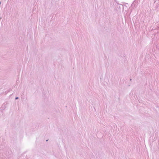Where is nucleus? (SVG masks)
<instances>
[{"label": "nucleus", "mask_w": 159, "mask_h": 159, "mask_svg": "<svg viewBox=\"0 0 159 159\" xmlns=\"http://www.w3.org/2000/svg\"><path fill=\"white\" fill-rule=\"evenodd\" d=\"M19 99L18 97H16L15 98V100H17V99Z\"/></svg>", "instance_id": "3"}, {"label": "nucleus", "mask_w": 159, "mask_h": 159, "mask_svg": "<svg viewBox=\"0 0 159 159\" xmlns=\"http://www.w3.org/2000/svg\"><path fill=\"white\" fill-rule=\"evenodd\" d=\"M131 80H132V79H130V81H131Z\"/></svg>", "instance_id": "4"}, {"label": "nucleus", "mask_w": 159, "mask_h": 159, "mask_svg": "<svg viewBox=\"0 0 159 159\" xmlns=\"http://www.w3.org/2000/svg\"><path fill=\"white\" fill-rule=\"evenodd\" d=\"M1 4V2L0 1V4Z\"/></svg>", "instance_id": "6"}, {"label": "nucleus", "mask_w": 159, "mask_h": 159, "mask_svg": "<svg viewBox=\"0 0 159 159\" xmlns=\"http://www.w3.org/2000/svg\"><path fill=\"white\" fill-rule=\"evenodd\" d=\"M7 104V103H6V104L5 103H4L2 105V106L1 107H0V110H3V109H5L6 107V105Z\"/></svg>", "instance_id": "1"}, {"label": "nucleus", "mask_w": 159, "mask_h": 159, "mask_svg": "<svg viewBox=\"0 0 159 159\" xmlns=\"http://www.w3.org/2000/svg\"><path fill=\"white\" fill-rule=\"evenodd\" d=\"M11 89H10L9 90H7V91H5L4 92V94L5 95H6L9 92H10V91H11Z\"/></svg>", "instance_id": "2"}, {"label": "nucleus", "mask_w": 159, "mask_h": 159, "mask_svg": "<svg viewBox=\"0 0 159 159\" xmlns=\"http://www.w3.org/2000/svg\"><path fill=\"white\" fill-rule=\"evenodd\" d=\"M48 140H46V141H48Z\"/></svg>", "instance_id": "5"}]
</instances>
